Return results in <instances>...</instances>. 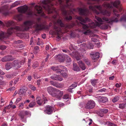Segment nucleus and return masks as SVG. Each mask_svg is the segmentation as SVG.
Masks as SVG:
<instances>
[{
    "instance_id": "f257e3e1",
    "label": "nucleus",
    "mask_w": 126,
    "mask_h": 126,
    "mask_svg": "<svg viewBox=\"0 0 126 126\" xmlns=\"http://www.w3.org/2000/svg\"><path fill=\"white\" fill-rule=\"evenodd\" d=\"M113 12L114 16L111 18L109 19L105 17H103L102 19L99 17L95 16V18L99 22L97 23V25L100 26L104 22H106L112 25L113 23H117L119 21L118 18L120 17V15L117 14L118 12L116 9H114Z\"/></svg>"
},
{
    "instance_id": "f03ea898",
    "label": "nucleus",
    "mask_w": 126,
    "mask_h": 126,
    "mask_svg": "<svg viewBox=\"0 0 126 126\" xmlns=\"http://www.w3.org/2000/svg\"><path fill=\"white\" fill-rule=\"evenodd\" d=\"M32 22L31 21H28L24 22L23 25L21 28L18 27H15V28H11L8 29L7 33L8 34H11L15 30L27 31L31 27Z\"/></svg>"
},
{
    "instance_id": "7ed1b4c3",
    "label": "nucleus",
    "mask_w": 126,
    "mask_h": 126,
    "mask_svg": "<svg viewBox=\"0 0 126 126\" xmlns=\"http://www.w3.org/2000/svg\"><path fill=\"white\" fill-rule=\"evenodd\" d=\"M53 0H44L42 1L41 4V5L47 11L48 14L55 12V9L53 7V4L52 1Z\"/></svg>"
},
{
    "instance_id": "20e7f679",
    "label": "nucleus",
    "mask_w": 126,
    "mask_h": 126,
    "mask_svg": "<svg viewBox=\"0 0 126 126\" xmlns=\"http://www.w3.org/2000/svg\"><path fill=\"white\" fill-rule=\"evenodd\" d=\"M89 9L92 11L94 12L95 13L97 14H99V12L97 11L96 9L99 10L101 14L103 15H106L107 16H109L111 14V13L106 10H102V7L100 5H94L93 6L91 5L89 7Z\"/></svg>"
},
{
    "instance_id": "39448f33",
    "label": "nucleus",
    "mask_w": 126,
    "mask_h": 126,
    "mask_svg": "<svg viewBox=\"0 0 126 126\" xmlns=\"http://www.w3.org/2000/svg\"><path fill=\"white\" fill-rule=\"evenodd\" d=\"M77 18L78 20L80 21L81 22V23L82 25L83 28L84 30H87L89 27L92 28H95L96 26H100L97 25V23H98L97 22L96 23V24L93 22L89 24L88 25L86 24H83V23H86L87 21H90V19L88 18H86L85 19H84L80 16H78L77 17Z\"/></svg>"
},
{
    "instance_id": "423d86ee",
    "label": "nucleus",
    "mask_w": 126,
    "mask_h": 126,
    "mask_svg": "<svg viewBox=\"0 0 126 126\" xmlns=\"http://www.w3.org/2000/svg\"><path fill=\"white\" fill-rule=\"evenodd\" d=\"M35 27L37 30H41L43 29L47 30L49 28L48 26L43 25L42 23V21L40 18L37 19V22L35 24Z\"/></svg>"
},
{
    "instance_id": "0eeeda50",
    "label": "nucleus",
    "mask_w": 126,
    "mask_h": 126,
    "mask_svg": "<svg viewBox=\"0 0 126 126\" xmlns=\"http://www.w3.org/2000/svg\"><path fill=\"white\" fill-rule=\"evenodd\" d=\"M18 10L20 12L25 13L28 15H31V14L30 8L26 5L18 7Z\"/></svg>"
},
{
    "instance_id": "6e6552de",
    "label": "nucleus",
    "mask_w": 126,
    "mask_h": 126,
    "mask_svg": "<svg viewBox=\"0 0 126 126\" xmlns=\"http://www.w3.org/2000/svg\"><path fill=\"white\" fill-rule=\"evenodd\" d=\"M120 3V1L119 0H116L113 2H111L110 4L105 2L103 5V6L105 8H111L113 5L114 7L118 9V7Z\"/></svg>"
},
{
    "instance_id": "1a4fd4ad",
    "label": "nucleus",
    "mask_w": 126,
    "mask_h": 126,
    "mask_svg": "<svg viewBox=\"0 0 126 126\" xmlns=\"http://www.w3.org/2000/svg\"><path fill=\"white\" fill-rule=\"evenodd\" d=\"M63 14L64 17V19L66 20H70L72 19L71 15L73 13L72 11H66L64 9L62 10Z\"/></svg>"
},
{
    "instance_id": "9d476101",
    "label": "nucleus",
    "mask_w": 126,
    "mask_h": 126,
    "mask_svg": "<svg viewBox=\"0 0 126 126\" xmlns=\"http://www.w3.org/2000/svg\"><path fill=\"white\" fill-rule=\"evenodd\" d=\"M95 104L93 100L89 101L85 105V108L89 110L94 108L95 106Z\"/></svg>"
},
{
    "instance_id": "9b49d317",
    "label": "nucleus",
    "mask_w": 126,
    "mask_h": 126,
    "mask_svg": "<svg viewBox=\"0 0 126 126\" xmlns=\"http://www.w3.org/2000/svg\"><path fill=\"white\" fill-rule=\"evenodd\" d=\"M13 65V67L14 69H16L20 67L21 65H22L20 61L17 60L14 61L12 63Z\"/></svg>"
},
{
    "instance_id": "f8f14e48",
    "label": "nucleus",
    "mask_w": 126,
    "mask_h": 126,
    "mask_svg": "<svg viewBox=\"0 0 126 126\" xmlns=\"http://www.w3.org/2000/svg\"><path fill=\"white\" fill-rule=\"evenodd\" d=\"M47 90L48 92L53 96H55V92L57 89L52 87L49 86L47 88Z\"/></svg>"
},
{
    "instance_id": "ddd939ff",
    "label": "nucleus",
    "mask_w": 126,
    "mask_h": 126,
    "mask_svg": "<svg viewBox=\"0 0 126 126\" xmlns=\"http://www.w3.org/2000/svg\"><path fill=\"white\" fill-rule=\"evenodd\" d=\"M56 92L57 93V94L55 93V95L54 96H53V97H55L56 98L60 100L61 98L63 95V91H61L57 89Z\"/></svg>"
},
{
    "instance_id": "4468645a",
    "label": "nucleus",
    "mask_w": 126,
    "mask_h": 126,
    "mask_svg": "<svg viewBox=\"0 0 126 126\" xmlns=\"http://www.w3.org/2000/svg\"><path fill=\"white\" fill-rule=\"evenodd\" d=\"M35 9L36 10L37 13L38 14L41 13V16L44 17L46 18L47 16H45V14L42 13V7L38 6H36L35 7Z\"/></svg>"
},
{
    "instance_id": "2eb2a0df",
    "label": "nucleus",
    "mask_w": 126,
    "mask_h": 126,
    "mask_svg": "<svg viewBox=\"0 0 126 126\" xmlns=\"http://www.w3.org/2000/svg\"><path fill=\"white\" fill-rule=\"evenodd\" d=\"M95 97L98 99V102L100 103H105L108 101V98L106 97H102L101 96H96Z\"/></svg>"
},
{
    "instance_id": "dca6fc26",
    "label": "nucleus",
    "mask_w": 126,
    "mask_h": 126,
    "mask_svg": "<svg viewBox=\"0 0 126 126\" xmlns=\"http://www.w3.org/2000/svg\"><path fill=\"white\" fill-rule=\"evenodd\" d=\"M79 11L80 15L85 16H87L89 13L88 10L86 9L80 8L79 9Z\"/></svg>"
},
{
    "instance_id": "f3484780",
    "label": "nucleus",
    "mask_w": 126,
    "mask_h": 126,
    "mask_svg": "<svg viewBox=\"0 0 126 126\" xmlns=\"http://www.w3.org/2000/svg\"><path fill=\"white\" fill-rule=\"evenodd\" d=\"M73 58H75L77 61L79 60L80 55L78 53L77 51H74L72 52V53L70 54Z\"/></svg>"
},
{
    "instance_id": "a211bd4d",
    "label": "nucleus",
    "mask_w": 126,
    "mask_h": 126,
    "mask_svg": "<svg viewBox=\"0 0 126 126\" xmlns=\"http://www.w3.org/2000/svg\"><path fill=\"white\" fill-rule=\"evenodd\" d=\"M45 109L44 111L47 114H51L53 112L52 107L49 106H47L45 107Z\"/></svg>"
},
{
    "instance_id": "6ab92c4d",
    "label": "nucleus",
    "mask_w": 126,
    "mask_h": 126,
    "mask_svg": "<svg viewBox=\"0 0 126 126\" xmlns=\"http://www.w3.org/2000/svg\"><path fill=\"white\" fill-rule=\"evenodd\" d=\"M54 28L55 29V32L57 34V40H59L61 39V36H59V33L61 32V30L60 28H58L57 27L55 26L54 27Z\"/></svg>"
},
{
    "instance_id": "aec40b11",
    "label": "nucleus",
    "mask_w": 126,
    "mask_h": 126,
    "mask_svg": "<svg viewBox=\"0 0 126 126\" xmlns=\"http://www.w3.org/2000/svg\"><path fill=\"white\" fill-rule=\"evenodd\" d=\"M50 78L53 80L60 81H62L63 79V78L55 74L51 76Z\"/></svg>"
},
{
    "instance_id": "412c9836",
    "label": "nucleus",
    "mask_w": 126,
    "mask_h": 126,
    "mask_svg": "<svg viewBox=\"0 0 126 126\" xmlns=\"http://www.w3.org/2000/svg\"><path fill=\"white\" fill-rule=\"evenodd\" d=\"M13 59V58L11 56L8 55L3 58L1 59V61L3 62H5L12 60Z\"/></svg>"
},
{
    "instance_id": "4be33fe9",
    "label": "nucleus",
    "mask_w": 126,
    "mask_h": 126,
    "mask_svg": "<svg viewBox=\"0 0 126 126\" xmlns=\"http://www.w3.org/2000/svg\"><path fill=\"white\" fill-rule=\"evenodd\" d=\"M92 57L93 60H97L98 59L99 57V53L98 52H95L93 54H92Z\"/></svg>"
},
{
    "instance_id": "5701e85b",
    "label": "nucleus",
    "mask_w": 126,
    "mask_h": 126,
    "mask_svg": "<svg viewBox=\"0 0 126 126\" xmlns=\"http://www.w3.org/2000/svg\"><path fill=\"white\" fill-rule=\"evenodd\" d=\"M51 68L53 71H56V72L57 73H61L63 70H61L59 69V66H54L51 67Z\"/></svg>"
},
{
    "instance_id": "b1692460",
    "label": "nucleus",
    "mask_w": 126,
    "mask_h": 126,
    "mask_svg": "<svg viewBox=\"0 0 126 126\" xmlns=\"http://www.w3.org/2000/svg\"><path fill=\"white\" fill-rule=\"evenodd\" d=\"M78 63L79 66L82 70H84L86 68V66L82 61H79Z\"/></svg>"
},
{
    "instance_id": "393cba45",
    "label": "nucleus",
    "mask_w": 126,
    "mask_h": 126,
    "mask_svg": "<svg viewBox=\"0 0 126 126\" xmlns=\"http://www.w3.org/2000/svg\"><path fill=\"white\" fill-rule=\"evenodd\" d=\"M5 68L7 70H8L13 67L12 63H7L5 65Z\"/></svg>"
},
{
    "instance_id": "a878e982",
    "label": "nucleus",
    "mask_w": 126,
    "mask_h": 126,
    "mask_svg": "<svg viewBox=\"0 0 126 126\" xmlns=\"http://www.w3.org/2000/svg\"><path fill=\"white\" fill-rule=\"evenodd\" d=\"M5 24L6 26L8 27L14 25V23L12 21H9L5 22Z\"/></svg>"
},
{
    "instance_id": "bb28decb",
    "label": "nucleus",
    "mask_w": 126,
    "mask_h": 126,
    "mask_svg": "<svg viewBox=\"0 0 126 126\" xmlns=\"http://www.w3.org/2000/svg\"><path fill=\"white\" fill-rule=\"evenodd\" d=\"M73 70L74 71H80V69L77 65L75 63H73Z\"/></svg>"
},
{
    "instance_id": "cd10ccee",
    "label": "nucleus",
    "mask_w": 126,
    "mask_h": 126,
    "mask_svg": "<svg viewBox=\"0 0 126 126\" xmlns=\"http://www.w3.org/2000/svg\"><path fill=\"white\" fill-rule=\"evenodd\" d=\"M83 46L85 47H86L87 48L89 49H92L93 48V45L92 44H91L90 43H89L88 45H87L86 44H82Z\"/></svg>"
},
{
    "instance_id": "c85d7f7f",
    "label": "nucleus",
    "mask_w": 126,
    "mask_h": 126,
    "mask_svg": "<svg viewBox=\"0 0 126 126\" xmlns=\"http://www.w3.org/2000/svg\"><path fill=\"white\" fill-rule=\"evenodd\" d=\"M40 98L39 97H37V102L38 104L39 105H41L43 103V101L42 99H40Z\"/></svg>"
},
{
    "instance_id": "c756f323",
    "label": "nucleus",
    "mask_w": 126,
    "mask_h": 126,
    "mask_svg": "<svg viewBox=\"0 0 126 126\" xmlns=\"http://www.w3.org/2000/svg\"><path fill=\"white\" fill-rule=\"evenodd\" d=\"M57 24L59 25L61 27L64 26V24L62 23V21L60 19L58 20L57 22Z\"/></svg>"
},
{
    "instance_id": "7c9ffc66",
    "label": "nucleus",
    "mask_w": 126,
    "mask_h": 126,
    "mask_svg": "<svg viewBox=\"0 0 126 126\" xmlns=\"http://www.w3.org/2000/svg\"><path fill=\"white\" fill-rule=\"evenodd\" d=\"M26 92V90L22 88L20 89L19 92V94L21 95L24 94Z\"/></svg>"
},
{
    "instance_id": "2f4dec72",
    "label": "nucleus",
    "mask_w": 126,
    "mask_h": 126,
    "mask_svg": "<svg viewBox=\"0 0 126 126\" xmlns=\"http://www.w3.org/2000/svg\"><path fill=\"white\" fill-rule=\"evenodd\" d=\"M14 19L16 20L20 21L22 19V16L19 15H18L15 17Z\"/></svg>"
},
{
    "instance_id": "473e14b6",
    "label": "nucleus",
    "mask_w": 126,
    "mask_h": 126,
    "mask_svg": "<svg viewBox=\"0 0 126 126\" xmlns=\"http://www.w3.org/2000/svg\"><path fill=\"white\" fill-rule=\"evenodd\" d=\"M66 56V61L67 62L70 63L71 62L72 60L70 57L68 55H66L65 56Z\"/></svg>"
},
{
    "instance_id": "72a5a7b5",
    "label": "nucleus",
    "mask_w": 126,
    "mask_h": 126,
    "mask_svg": "<svg viewBox=\"0 0 126 126\" xmlns=\"http://www.w3.org/2000/svg\"><path fill=\"white\" fill-rule=\"evenodd\" d=\"M6 33L2 31L0 32V39L4 38L6 35Z\"/></svg>"
},
{
    "instance_id": "f704fd0d",
    "label": "nucleus",
    "mask_w": 126,
    "mask_h": 126,
    "mask_svg": "<svg viewBox=\"0 0 126 126\" xmlns=\"http://www.w3.org/2000/svg\"><path fill=\"white\" fill-rule=\"evenodd\" d=\"M109 26L108 25H104L101 26H100V28L101 29L106 30L108 29Z\"/></svg>"
},
{
    "instance_id": "c9c22d12",
    "label": "nucleus",
    "mask_w": 126,
    "mask_h": 126,
    "mask_svg": "<svg viewBox=\"0 0 126 126\" xmlns=\"http://www.w3.org/2000/svg\"><path fill=\"white\" fill-rule=\"evenodd\" d=\"M105 125H108L109 126H117L116 125L114 124L109 122H106Z\"/></svg>"
},
{
    "instance_id": "e433bc0d",
    "label": "nucleus",
    "mask_w": 126,
    "mask_h": 126,
    "mask_svg": "<svg viewBox=\"0 0 126 126\" xmlns=\"http://www.w3.org/2000/svg\"><path fill=\"white\" fill-rule=\"evenodd\" d=\"M108 110L106 109H102L100 110V112L103 113H106L108 112Z\"/></svg>"
},
{
    "instance_id": "4c0bfd02",
    "label": "nucleus",
    "mask_w": 126,
    "mask_h": 126,
    "mask_svg": "<svg viewBox=\"0 0 126 126\" xmlns=\"http://www.w3.org/2000/svg\"><path fill=\"white\" fill-rule=\"evenodd\" d=\"M126 103L123 104H119V108L123 109L125 108L126 107Z\"/></svg>"
},
{
    "instance_id": "58836bf2",
    "label": "nucleus",
    "mask_w": 126,
    "mask_h": 126,
    "mask_svg": "<svg viewBox=\"0 0 126 126\" xmlns=\"http://www.w3.org/2000/svg\"><path fill=\"white\" fill-rule=\"evenodd\" d=\"M119 97L118 96H116L112 100V101L114 102H115L119 100Z\"/></svg>"
},
{
    "instance_id": "ea45409f",
    "label": "nucleus",
    "mask_w": 126,
    "mask_h": 126,
    "mask_svg": "<svg viewBox=\"0 0 126 126\" xmlns=\"http://www.w3.org/2000/svg\"><path fill=\"white\" fill-rule=\"evenodd\" d=\"M20 3V2L19 1H16L12 5V7H15L18 5Z\"/></svg>"
},
{
    "instance_id": "a19ab883",
    "label": "nucleus",
    "mask_w": 126,
    "mask_h": 126,
    "mask_svg": "<svg viewBox=\"0 0 126 126\" xmlns=\"http://www.w3.org/2000/svg\"><path fill=\"white\" fill-rule=\"evenodd\" d=\"M38 66V63L37 62H35L33 65L32 67L33 68H34L37 67Z\"/></svg>"
},
{
    "instance_id": "79ce46f5",
    "label": "nucleus",
    "mask_w": 126,
    "mask_h": 126,
    "mask_svg": "<svg viewBox=\"0 0 126 126\" xmlns=\"http://www.w3.org/2000/svg\"><path fill=\"white\" fill-rule=\"evenodd\" d=\"M69 95L68 94H65L64 95L63 98L64 99H67L69 98Z\"/></svg>"
},
{
    "instance_id": "37998d69",
    "label": "nucleus",
    "mask_w": 126,
    "mask_h": 126,
    "mask_svg": "<svg viewBox=\"0 0 126 126\" xmlns=\"http://www.w3.org/2000/svg\"><path fill=\"white\" fill-rule=\"evenodd\" d=\"M57 88H61L62 87V85L60 84L55 83V85L54 86Z\"/></svg>"
},
{
    "instance_id": "c03bdc74",
    "label": "nucleus",
    "mask_w": 126,
    "mask_h": 126,
    "mask_svg": "<svg viewBox=\"0 0 126 126\" xmlns=\"http://www.w3.org/2000/svg\"><path fill=\"white\" fill-rule=\"evenodd\" d=\"M97 80L95 79L94 80H91V82L92 85L93 86L95 85L96 83V82Z\"/></svg>"
},
{
    "instance_id": "a18cd8bd",
    "label": "nucleus",
    "mask_w": 126,
    "mask_h": 126,
    "mask_svg": "<svg viewBox=\"0 0 126 126\" xmlns=\"http://www.w3.org/2000/svg\"><path fill=\"white\" fill-rule=\"evenodd\" d=\"M121 21H126V15L124 16L121 17L120 19Z\"/></svg>"
},
{
    "instance_id": "49530a36",
    "label": "nucleus",
    "mask_w": 126,
    "mask_h": 126,
    "mask_svg": "<svg viewBox=\"0 0 126 126\" xmlns=\"http://www.w3.org/2000/svg\"><path fill=\"white\" fill-rule=\"evenodd\" d=\"M22 97H20L19 98H17L16 99V101L15 102V103L16 104L18 103L22 99Z\"/></svg>"
},
{
    "instance_id": "de8ad7c7",
    "label": "nucleus",
    "mask_w": 126,
    "mask_h": 126,
    "mask_svg": "<svg viewBox=\"0 0 126 126\" xmlns=\"http://www.w3.org/2000/svg\"><path fill=\"white\" fill-rule=\"evenodd\" d=\"M77 86V85L76 84H72L71 86H70V89H73Z\"/></svg>"
},
{
    "instance_id": "09e8293b",
    "label": "nucleus",
    "mask_w": 126,
    "mask_h": 126,
    "mask_svg": "<svg viewBox=\"0 0 126 126\" xmlns=\"http://www.w3.org/2000/svg\"><path fill=\"white\" fill-rule=\"evenodd\" d=\"M57 104L60 107H62L64 105V103L61 102L57 103Z\"/></svg>"
},
{
    "instance_id": "8fccbe9b",
    "label": "nucleus",
    "mask_w": 126,
    "mask_h": 126,
    "mask_svg": "<svg viewBox=\"0 0 126 126\" xmlns=\"http://www.w3.org/2000/svg\"><path fill=\"white\" fill-rule=\"evenodd\" d=\"M59 69H60V68H62V69L63 68L65 70V71H67V69L65 68V66H61L60 65H59Z\"/></svg>"
},
{
    "instance_id": "3c124183",
    "label": "nucleus",
    "mask_w": 126,
    "mask_h": 126,
    "mask_svg": "<svg viewBox=\"0 0 126 126\" xmlns=\"http://www.w3.org/2000/svg\"><path fill=\"white\" fill-rule=\"evenodd\" d=\"M24 105L23 103L22 102L20 104L19 107V109H23V106Z\"/></svg>"
},
{
    "instance_id": "603ef678",
    "label": "nucleus",
    "mask_w": 126,
    "mask_h": 126,
    "mask_svg": "<svg viewBox=\"0 0 126 126\" xmlns=\"http://www.w3.org/2000/svg\"><path fill=\"white\" fill-rule=\"evenodd\" d=\"M61 74L62 76L64 78H66L67 77V75L66 73H62Z\"/></svg>"
},
{
    "instance_id": "864d4df0",
    "label": "nucleus",
    "mask_w": 126,
    "mask_h": 126,
    "mask_svg": "<svg viewBox=\"0 0 126 126\" xmlns=\"http://www.w3.org/2000/svg\"><path fill=\"white\" fill-rule=\"evenodd\" d=\"M15 89V88L14 87H12L7 89V91H12L14 90Z\"/></svg>"
},
{
    "instance_id": "5fc2aeb1",
    "label": "nucleus",
    "mask_w": 126,
    "mask_h": 126,
    "mask_svg": "<svg viewBox=\"0 0 126 126\" xmlns=\"http://www.w3.org/2000/svg\"><path fill=\"white\" fill-rule=\"evenodd\" d=\"M6 48V47L4 46H0V49L1 50H4Z\"/></svg>"
},
{
    "instance_id": "6e6d98bb",
    "label": "nucleus",
    "mask_w": 126,
    "mask_h": 126,
    "mask_svg": "<svg viewBox=\"0 0 126 126\" xmlns=\"http://www.w3.org/2000/svg\"><path fill=\"white\" fill-rule=\"evenodd\" d=\"M12 75L7 74L6 75V77L8 79H10L12 78Z\"/></svg>"
},
{
    "instance_id": "4d7b16f0",
    "label": "nucleus",
    "mask_w": 126,
    "mask_h": 126,
    "mask_svg": "<svg viewBox=\"0 0 126 126\" xmlns=\"http://www.w3.org/2000/svg\"><path fill=\"white\" fill-rule=\"evenodd\" d=\"M34 49L36 50V53L38 52L39 51V47L38 46L35 47L34 48Z\"/></svg>"
},
{
    "instance_id": "13d9d810",
    "label": "nucleus",
    "mask_w": 126,
    "mask_h": 126,
    "mask_svg": "<svg viewBox=\"0 0 126 126\" xmlns=\"http://www.w3.org/2000/svg\"><path fill=\"white\" fill-rule=\"evenodd\" d=\"M44 61H43L41 63L40 68H39V69H41L43 67L44 65Z\"/></svg>"
},
{
    "instance_id": "bf43d9fd",
    "label": "nucleus",
    "mask_w": 126,
    "mask_h": 126,
    "mask_svg": "<svg viewBox=\"0 0 126 126\" xmlns=\"http://www.w3.org/2000/svg\"><path fill=\"white\" fill-rule=\"evenodd\" d=\"M117 63V61L115 60H113L112 62V63L114 65L116 64Z\"/></svg>"
},
{
    "instance_id": "052dcab7",
    "label": "nucleus",
    "mask_w": 126,
    "mask_h": 126,
    "mask_svg": "<svg viewBox=\"0 0 126 126\" xmlns=\"http://www.w3.org/2000/svg\"><path fill=\"white\" fill-rule=\"evenodd\" d=\"M19 78L16 79L14 81V84H16L19 81Z\"/></svg>"
},
{
    "instance_id": "680f3d73",
    "label": "nucleus",
    "mask_w": 126,
    "mask_h": 126,
    "mask_svg": "<svg viewBox=\"0 0 126 126\" xmlns=\"http://www.w3.org/2000/svg\"><path fill=\"white\" fill-rule=\"evenodd\" d=\"M11 105H9L8 106H6L5 107V109H10L11 107Z\"/></svg>"
},
{
    "instance_id": "e2e57ef3",
    "label": "nucleus",
    "mask_w": 126,
    "mask_h": 126,
    "mask_svg": "<svg viewBox=\"0 0 126 126\" xmlns=\"http://www.w3.org/2000/svg\"><path fill=\"white\" fill-rule=\"evenodd\" d=\"M121 84L120 83L119 84L117 83L115 84V86L119 88L121 87Z\"/></svg>"
},
{
    "instance_id": "0e129e2a",
    "label": "nucleus",
    "mask_w": 126,
    "mask_h": 126,
    "mask_svg": "<svg viewBox=\"0 0 126 126\" xmlns=\"http://www.w3.org/2000/svg\"><path fill=\"white\" fill-rule=\"evenodd\" d=\"M106 90V89L105 88H103L101 89L98 91V92H102L105 91Z\"/></svg>"
},
{
    "instance_id": "69168bd1",
    "label": "nucleus",
    "mask_w": 126,
    "mask_h": 126,
    "mask_svg": "<svg viewBox=\"0 0 126 126\" xmlns=\"http://www.w3.org/2000/svg\"><path fill=\"white\" fill-rule=\"evenodd\" d=\"M31 59H29L28 60V65L29 66H30L31 65Z\"/></svg>"
},
{
    "instance_id": "338daca9",
    "label": "nucleus",
    "mask_w": 126,
    "mask_h": 126,
    "mask_svg": "<svg viewBox=\"0 0 126 126\" xmlns=\"http://www.w3.org/2000/svg\"><path fill=\"white\" fill-rule=\"evenodd\" d=\"M91 40L92 41L94 42H96L97 41V39H96L95 38H92Z\"/></svg>"
},
{
    "instance_id": "774afa93",
    "label": "nucleus",
    "mask_w": 126,
    "mask_h": 126,
    "mask_svg": "<svg viewBox=\"0 0 126 126\" xmlns=\"http://www.w3.org/2000/svg\"><path fill=\"white\" fill-rule=\"evenodd\" d=\"M114 76H113L111 77H110L109 78V79L110 80H112L114 79Z\"/></svg>"
}]
</instances>
